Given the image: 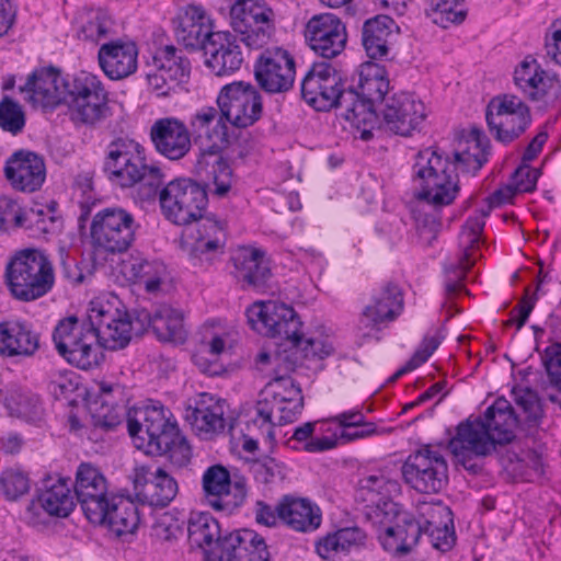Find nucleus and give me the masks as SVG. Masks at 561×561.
<instances>
[{"label":"nucleus","instance_id":"obj_1","mask_svg":"<svg viewBox=\"0 0 561 561\" xmlns=\"http://www.w3.org/2000/svg\"><path fill=\"white\" fill-rule=\"evenodd\" d=\"M89 325L77 317H68L56 325L53 340L58 353L71 365L88 370L103 359L101 347L124 348L131 339L133 322L122 300L115 296L99 297L90 302Z\"/></svg>","mask_w":561,"mask_h":561},{"label":"nucleus","instance_id":"obj_2","mask_svg":"<svg viewBox=\"0 0 561 561\" xmlns=\"http://www.w3.org/2000/svg\"><path fill=\"white\" fill-rule=\"evenodd\" d=\"M490 141L478 128L460 137L454 152V161L433 148L420 151L413 164V182L417 198L442 207L451 204L459 192L456 168L474 175L488 161Z\"/></svg>","mask_w":561,"mask_h":561},{"label":"nucleus","instance_id":"obj_3","mask_svg":"<svg viewBox=\"0 0 561 561\" xmlns=\"http://www.w3.org/2000/svg\"><path fill=\"white\" fill-rule=\"evenodd\" d=\"M247 317L253 330L284 341L273 353V369L275 377H288L302 359L300 351L302 322L296 311L282 302L256 301L248 308Z\"/></svg>","mask_w":561,"mask_h":561},{"label":"nucleus","instance_id":"obj_4","mask_svg":"<svg viewBox=\"0 0 561 561\" xmlns=\"http://www.w3.org/2000/svg\"><path fill=\"white\" fill-rule=\"evenodd\" d=\"M5 276L12 296L21 301L36 300L55 285L53 262L37 249L18 252L8 264Z\"/></svg>","mask_w":561,"mask_h":561},{"label":"nucleus","instance_id":"obj_5","mask_svg":"<svg viewBox=\"0 0 561 561\" xmlns=\"http://www.w3.org/2000/svg\"><path fill=\"white\" fill-rule=\"evenodd\" d=\"M526 152L522 154L520 164L512 174L508 183L491 194L485 208L476 211L462 226L459 233V248L462 252L459 264L462 270H469L477 260V251L481 241V233L485 225V217L493 207L511 203L515 197L526 192Z\"/></svg>","mask_w":561,"mask_h":561},{"label":"nucleus","instance_id":"obj_6","mask_svg":"<svg viewBox=\"0 0 561 561\" xmlns=\"http://www.w3.org/2000/svg\"><path fill=\"white\" fill-rule=\"evenodd\" d=\"M139 224L134 215L122 207H107L98 211L90 225L91 245L96 253L126 252L135 241Z\"/></svg>","mask_w":561,"mask_h":561},{"label":"nucleus","instance_id":"obj_7","mask_svg":"<svg viewBox=\"0 0 561 561\" xmlns=\"http://www.w3.org/2000/svg\"><path fill=\"white\" fill-rule=\"evenodd\" d=\"M108 98L101 80L89 72L71 77L64 104L76 125L94 126L108 115Z\"/></svg>","mask_w":561,"mask_h":561},{"label":"nucleus","instance_id":"obj_8","mask_svg":"<svg viewBox=\"0 0 561 561\" xmlns=\"http://www.w3.org/2000/svg\"><path fill=\"white\" fill-rule=\"evenodd\" d=\"M162 214L171 222L191 225L204 214L207 192L190 179H176L168 183L159 194Z\"/></svg>","mask_w":561,"mask_h":561},{"label":"nucleus","instance_id":"obj_9","mask_svg":"<svg viewBox=\"0 0 561 561\" xmlns=\"http://www.w3.org/2000/svg\"><path fill=\"white\" fill-rule=\"evenodd\" d=\"M230 25L248 47L261 48L275 32L276 13L264 0H236Z\"/></svg>","mask_w":561,"mask_h":561},{"label":"nucleus","instance_id":"obj_10","mask_svg":"<svg viewBox=\"0 0 561 561\" xmlns=\"http://www.w3.org/2000/svg\"><path fill=\"white\" fill-rule=\"evenodd\" d=\"M407 484L420 493L436 494L448 482V465L444 456L432 445L412 453L402 466Z\"/></svg>","mask_w":561,"mask_h":561},{"label":"nucleus","instance_id":"obj_11","mask_svg":"<svg viewBox=\"0 0 561 561\" xmlns=\"http://www.w3.org/2000/svg\"><path fill=\"white\" fill-rule=\"evenodd\" d=\"M447 449L456 466L476 473L480 469L477 459L492 455L497 447L481 421L478 417H469L456 426L455 435L448 440Z\"/></svg>","mask_w":561,"mask_h":561},{"label":"nucleus","instance_id":"obj_12","mask_svg":"<svg viewBox=\"0 0 561 561\" xmlns=\"http://www.w3.org/2000/svg\"><path fill=\"white\" fill-rule=\"evenodd\" d=\"M169 411L160 403L148 404L128 414L127 428L135 446L146 454L151 448L165 445L170 435H174L178 425L171 422Z\"/></svg>","mask_w":561,"mask_h":561},{"label":"nucleus","instance_id":"obj_13","mask_svg":"<svg viewBox=\"0 0 561 561\" xmlns=\"http://www.w3.org/2000/svg\"><path fill=\"white\" fill-rule=\"evenodd\" d=\"M216 102L225 119L238 128L250 127L262 116L261 94L250 82L233 81L224 85Z\"/></svg>","mask_w":561,"mask_h":561},{"label":"nucleus","instance_id":"obj_14","mask_svg":"<svg viewBox=\"0 0 561 561\" xmlns=\"http://www.w3.org/2000/svg\"><path fill=\"white\" fill-rule=\"evenodd\" d=\"M73 489L85 517L92 524H102L106 516L107 501L114 494L102 470L90 462L80 463Z\"/></svg>","mask_w":561,"mask_h":561},{"label":"nucleus","instance_id":"obj_15","mask_svg":"<svg viewBox=\"0 0 561 561\" xmlns=\"http://www.w3.org/2000/svg\"><path fill=\"white\" fill-rule=\"evenodd\" d=\"M526 107L514 94L493 98L486 107V123L491 134L501 142H512L525 130Z\"/></svg>","mask_w":561,"mask_h":561},{"label":"nucleus","instance_id":"obj_16","mask_svg":"<svg viewBox=\"0 0 561 561\" xmlns=\"http://www.w3.org/2000/svg\"><path fill=\"white\" fill-rule=\"evenodd\" d=\"M295 75L294 57L280 47L265 49L254 66L257 84L268 93H282L291 89Z\"/></svg>","mask_w":561,"mask_h":561},{"label":"nucleus","instance_id":"obj_17","mask_svg":"<svg viewBox=\"0 0 561 561\" xmlns=\"http://www.w3.org/2000/svg\"><path fill=\"white\" fill-rule=\"evenodd\" d=\"M145 163L142 146L128 137H117L106 149L105 170L123 187L136 185Z\"/></svg>","mask_w":561,"mask_h":561},{"label":"nucleus","instance_id":"obj_18","mask_svg":"<svg viewBox=\"0 0 561 561\" xmlns=\"http://www.w3.org/2000/svg\"><path fill=\"white\" fill-rule=\"evenodd\" d=\"M264 538L251 529L232 531L224 536L205 561H270Z\"/></svg>","mask_w":561,"mask_h":561},{"label":"nucleus","instance_id":"obj_19","mask_svg":"<svg viewBox=\"0 0 561 561\" xmlns=\"http://www.w3.org/2000/svg\"><path fill=\"white\" fill-rule=\"evenodd\" d=\"M264 538L251 529L232 531L224 536L205 561H270Z\"/></svg>","mask_w":561,"mask_h":561},{"label":"nucleus","instance_id":"obj_20","mask_svg":"<svg viewBox=\"0 0 561 561\" xmlns=\"http://www.w3.org/2000/svg\"><path fill=\"white\" fill-rule=\"evenodd\" d=\"M75 496L67 479H48L45 489L26 507L25 518L32 525L45 523L44 514L67 517L75 508Z\"/></svg>","mask_w":561,"mask_h":561},{"label":"nucleus","instance_id":"obj_21","mask_svg":"<svg viewBox=\"0 0 561 561\" xmlns=\"http://www.w3.org/2000/svg\"><path fill=\"white\" fill-rule=\"evenodd\" d=\"M398 490L397 481L378 472L359 480L357 497L366 504V516L375 524L383 525L391 522V516L396 513L390 497Z\"/></svg>","mask_w":561,"mask_h":561},{"label":"nucleus","instance_id":"obj_22","mask_svg":"<svg viewBox=\"0 0 561 561\" xmlns=\"http://www.w3.org/2000/svg\"><path fill=\"white\" fill-rule=\"evenodd\" d=\"M343 87L340 72L328 62L312 66L301 82L305 101L317 111H329L336 102V95Z\"/></svg>","mask_w":561,"mask_h":561},{"label":"nucleus","instance_id":"obj_23","mask_svg":"<svg viewBox=\"0 0 561 561\" xmlns=\"http://www.w3.org/2000/svg\"><path fill=\"white\" fill-rule=\"evenodd\" d=\"M381 115L385 127L400 136H410L426 117L424 103L405 92L387 98Z\"/></svg>","mask_w":561,"mask_h":561},{"label":"nucleus","instance_id":"obj_24","mask_svg":"<svg viewBox=\"0 0 561 561\" xmlns=\"http://www.w3.org/2000/svg\"><path fill=\"white\" fill-rule=\"evenodd\" d=\"M305 37L311 49L324 58L340 55L347 41L345 25L331 13L312 16L306 25Z\"/></svg>","mask_w":561,"mask_h":561},{"label":"nucleus","instance_id":"obj_25","mask_svg":"<svg viewBox=\"0 0 561 561\" xmlns=\"http://www.w3.org/2000/svg\"><path fill=\"white\" fill-rule=\"evenodd\" d=\"M3 173L13 190L33 193L45 182L46 165L41 154L21 149L8 158Z\"/></svg>","mask_w":561,"mask_h":561},{"label":"nucleus","instance_id":"obj_26","mask_svg":"<svg viewBox=\"0 0 561 561\" xmlns=\"http://www.w3.org/2000/svg\"><path fill=\"white\" fill-rule=\"evenodd\" d=\"M150 140L156 151L170 161L185 158L192 149V135L186 124L176 117L154 121Z\"/></svg>","mask_w":561,"mask_h":561},{"label":"nucleus","instance_id":"obj_27","mask_svg":"<svg viewBox=\"0 0 561 561\" xmlns=\"http://www.w3.org/2000/svg\"><path fill=\"white\" fill-rule=\"evenodd\" d=\"M136 495L150 506L165 507L176 496L178 482L164 469L151 472L147 466H138L133 471Z\"/></svg>","mask_w":561,"mask_h":561},{"label":"nucleus","instance_id":"obj_28","mask_svg":"<svg viewBox=\"0 0 561 561\" xmlns=\"http://www.w3.org/2000/svg\"><path fill=\"white\" fill-rule=\"evenodd\" d=\"M70 80L71 77H64L55 68H42L28 77L21 91L27 94L28 101L34 105L56 107L64 104Z\"/></svg>","mask_w":561,"mask_h":561},{"label":"nucleus","instance_id":"obj_29","mask_svg":"<svg viewBox=\"0 0 561 561\" xmlns=\"http://www.w3.org/2000/svg\"><path fill=\"white\" fill-rule=\"evenodd\" d=\"M190 131L201 147V153H219L228 144L227 125L222 113L205 106L190 118Z\"/></svg>","mask_w":561,"mask_h":561},{"label":"nucleus","instance_id":"obj_30","mask_svg":"<svg viewBox=\"0 0 561 561\" xmlns=\"http://www.w3.org/2000/svg\"><path fill=\"white\" fill-rule=\"evenodd\" d=\"M205 65L218 77L230 76L240 69L243 56L234 35L216 32L203 45Z\"/></svg>","mask_w":561,"mask_h":561},{"label":"nucleus","instance_id":"obj_31","mask_svg":"<svg viewBox=\"0 0 561 561\" xmlns=\"http://www.w3.org/2000/svg\"><path fill=\"white\" fill-rule=\"evenodd\" d=\"M226 409L225 400L204 392L198 394L194 408L187 410L186 420L201 438L211 439L226 428Z\"/></svg>","mask_w":561,"mask_h":561},{"label":"nucleus","instance_id":"obj_32","mask_svg":"<svg viewBox=\"0 0 561 561\" xmlns=\"http://www.w3.org/2000/svg\"><path fill=\"white\" fill-rule=\"evenodd\" d=\"M528 438L533 437L535 447L528 449V482L541 483L547 473V448L542 443L546 433L542 428L543 408L539 397L528 389Z\"/></svg>","mask_w":561,"mask_h":561},{"label":"nucleus","instance_id":"obj_33","mask_svg":"<svg viewBox=\"0 0 561 561\" xmlns=\"http://www.w3.org/2000/svg\"><path fill=\"white\" fill-rule=\"evenodd\" d=\"M39 341V333L26 321L0 322V355L3 357H33L41 347Z\"/></svg>","mask_w":561,"mask_h":561},{"label":"nucleus","instance_id":"obj_34","mask_svg":"<svg viewBox=\"0 0 561 561\" xmlns=\"http://www.w3.org/2000/svg\"><path fill=\"white\" fill-rule=\"evenodd\" d=\"M403 309V297L400 288L388 283L377 290L371 302L360 314L359 324L363 328L379 330L381 324L392 322Z\"/></svg>","mask_w":561,"mask_h":561},{"label":"nucleus","instance_id":"obj_35","mask_svg":"<svg viewBox=\"0 0 561 561\" xmlns=\"http://www.w3.org/2000/svg\"><path fill=\"white\" fill-rule=\"evenodd\" d=\"M262 394L263 398L257 401L255 407L256 417L253 422L264 428L266 437L270 440H274V431H271V403H282L287 400H294V403L297 404V400L304 399L301 389L291 378L278 376L274 377L265 386Z\"/></svg>","mask_w":561,"mask_h":561},{"label":"nucleus","instance_id":"obj_36","mask_svg":"<svg viewBox=\"0 0 561 561\" xmlns=\"http://www.w3.org/2000/svg\"><path fill=\"white\" fill-rule=\"evenodd\" d=\"M195 222V233L191 231L194 240L191 254L201 263H211L224 253L227 241L226 226L213 217L203 215Z\"/></svg>","mask_w":561,"mask_h":561},{"label":"nucleus","instance_id":"obj_37","mask_svg":"<svg viewBox=\"0 0 561 561\" xmlns=\"http://www.w3.org/2000/svg\"><path fill=\"white\" fill-rule=\"evenodd\" d=\"M279 522L293 531L312 533L321 526L322 512L309 499L288 494L279 500Z\"/></svg>","mask_w":561,"mask_h":561},{"label":"nucleus","instance_id":"obj_38","mask_svg":"<svg viewBox=\"0 0 561 561\" xmlns=\"http://www.w3.org/2000/svg\"><path fill=\"white\" fill-rule=\"evenodd\" d=\"M478 419L496 447L507 445L515 439L519 420L507 399L497 398Z\"/></svg>","mask_w":561,"mask_h":561},{"label":"nucleus","instance_id":"obj_39","mask_svg":"<svg viewBox=\"0 0 561 561\" xmlns=\"http://www.w3.org/2000/svg\"><path fill=\"white\" fill-rule=\"evenodd\" d=\"M138 49L131 42L111 41L99 48L98 59L103 72L112 80H121L137 69Z\"/></svg>","mask_w":561,"mask_h":561},{"label":"nucleus","instance_id":"obj_40","mask_svg":"<svg viewBox=\"0 0 561 561\" xmlns=\"http://www.w3.org/2000/svg\"><path fill=\"white\" fill-rule=\"evenodd\" d=\"M211 27L210 18L205 9L190 4L179 15L175 37L186 48L203 49L205 42L215 33Z\"/></svg>","mask_w":561,"mask_h":561},{"label":"nucleus","instance_id":"obj_41","mask_svg":"<svg viewBox=\"0 0 561 561\" xmlns=\"http://www.w3.org/2000/svg\"><path fill=\"white\" fill-rule=\"evenodd\" d=\"M236 277L243 287L263 290L271 278V268L264 254L252 248H239L231 257Z\"/></svg>","mask_w":561,"mask_h":561},{"label":"nucleus","instance_id":"obj_42","mask_svg":"<svg viewBox=\"0 0 561 561\" xmlns=\"http://www.w3.org/2000/svg\"><path fill=\"white\" fill-rule=\"evenodd\" d=\"M389 523L382 525L385 529L379 534L381 546L394 557L409 554L422 535L421 524L407 518H401L394 526Z\"/></svg>","mask_w":561,"mask_h":561},{"label":"nucleus","instance_id":"obj_43","mask_svg":"<svg viewBox=\"0 0 561 561\" xmlns=\"http://www.w3.org/2000/svg\"><path fill=\"white\" fill-rule=\"evenodd\" d=\"M367 534L358 526L340 528L320 538L316 543L317 553L325 560L335 559L365 547Z\"/></svg>","mask_w":561,"mask_h":561},{"label":"nucleus","instance_id":"obj_44","mask_svg":"<svg viewBox=\"0 0 561 561\" xmlns=\"http://www.w3.org/2000/svg\"><path fill=\"white\" fill-rule=\"evenodd\" d=\"M198 174L206 172L209 175L207 187L216 197H225L233 184V173L228 162L219 153H199L196 161Z\"/></svg>","mask_w":561,"mask_h":561},{"label":"nucleus","instance_id":"obj_45","mask_svg":"<svg viewBox=\"0 0 561 561\" xmlns=\"http://www.w3.org/2000/svg\"><path fill=\"white\" fill-rule=\"evenodd\" d=\"M122 273L127 279L144 286L147 293L154 294L167 276V268L161 262L130 256L123 261Z\"/></svg>","mask_w":561,"mask_h":561},{"label":"nucleus","instance_id":"obj_46","mask_svg":"<svg viewBox=\"0 0 561 561\" xmlns=\"http://www.w3.org/2000/svg\"><path fill=\"white\" fill-rule=\"evenodd\" d=\"M203 491L209 505L216 511L230 512L231 477L221 465H214L206 469L202 478Z\"/></svg>","mask_w":561,"mask_h":561},{"label":"nucleus","instance_id":"obj_47","mask_svg":"<svg viewBox=\"0 0 561 561\" xmlns=\"http://www.w3.org/2000/svg\"><path fill=\"white\" fill-rule=\"evenodd\" d=\"M105 511L106 516L101 525H107L117 536L133 534L140 523L138 506L129 499L113 494Z\"/></svg>","mask_w":561,"mask_h":561},{"label":"nucleus","instance_id":"obj_48","mask_svg":"<svg viewBox=\"0 0 561 561\" xmlns=\"http://www.w3.org/2000/svg\"><path fill=\"white\" fill-rule=\"evenodd\" d=\"M394 26V21L387 15H378L365 22L363 45L368 57L379 59L388 55Z\"/></svg>","mask_w":561,"mask_h":561},{"label":"nucleus","instance_id":"obj_49","mask_svg":"<svg viewBox=\"0 0 561 561\" xmlns=\"http://www.w3.org/2000/svg\"><path fill=\"white\" fill-rule=\"evenodd\" d=\"M358 91L366 102L373 103L385 101L389 90V80L385 68L373 61L360 65L358 71Z\"/></svg>","mask_w":561,"mask_h":561},{"label":"nucleus","instance_id":"obj_50","mask_svg":"<svg viewBox=\"0 0 561 561\" xmlns=\"http://www.w3.org/2000/svg\"><path fill=\"white\" fill-rule=\"evenodd\" d=\"M528 100L548 104L559 93L560 84L557 76L549 71L536 60L528 61Z\"/></svg>","mask_w":561,"mask_h":561},{"label":"nucleus","instance_id":"obj_51","mask_svg":"<svg viewBox=\"0 0 561 561\" xmlns=\"http://www.w3.org/2000/svg\"><path fill=\"white\" fill-rule=\"evenodd\" d=\"M149 323L159 340L182 342L185 339L183 313L171 306H159L149 317Z\"/></svg>","mask_w":561,"mask_h":561},{"label":"nucleus","instance_id":"obj_52","mask_svg":"<svg viewBox=\"0 0 561 561\" xmlns=\"http://www.w3.org/2000/svg\"><path fill=\"white\" fill-rule=\"evenodd\" d=\"M188 539L193 546L204 548L224 538L217 519L210 514L192 512L187 522Z\"/></svg>","mask_w":561,"mask_h":561},{"label":"nucleus","instance_id":"obj_53","mask_svg":"<svg viewBox=\"0 0 561 561\" xmlns=\"http://www.w3.org/2000/svg\"><path fill=\"white\" fill-rule=\"evenodd\" d=\"M46 214L33 208L23 210L18 201L9 196H0V229L9 230L16 227L30 228L34 222L43 221Z\"/></svg>","mask_w":561,"mask_h":561},{"label":"nucleus","instance_id":"obj_54","mask_svg":"<svg viewBox=\"0 0 561 561\" xmlns=\"http://www.w3.org/2000/svg\"><path fill=\"white\" fill-rule=\"evenodd\" d=\"M153 67L169 75V80L183 82L190 75L191 65L181 51L172 45L157 50L153 56Z\"/></svg>","mask_w":561,"mask_h":561},{"label":"nucleus","instance_id":"obj_55","mask_svg":"<svg viewBox=\"0 0 561 561\" xmlns=\"http://www.w3.org/2000/svg\"><path fill=\"white\" fill-rule=\"evenodd\" d=\"M427 15L435 24L447 28L461 23L466 19L467 9L463 0H430Z\"/></svg>","mask_w":561,"mask_h":561},{"label":"nucleus","instance_id":"obj_56","mask_svg":"<svg viewBox=\"0 0 561 561\" xmlns=\"http://www.w3.org/2000/svg\"><path fill=\"white\" fill-rule=\"evenodd\" d=\"M316 423L307 422L295 428L291 437L287 440V445L293 449L302 448L308 453H320L332 449L336 446L337 440L330 437H312Z\"/></svg>","mask_w":561,"mask_h":561},{"label":"nucleus","instance_id":"obj_57","mask_svg":"<svg viewBox=\"0 0 561 561\" xmlns=\"http://www.w3.org/2000/svg\"><path fill=\"white\" fill-rule=\"evenodd\" d=\"M417 520L422 526V533L434 528L453 526V513L450 508L440 502H422L416 507Z\"/></svg>","mask_w":561,"mask_h":561},{"label":"nucleus","instance_id":"obj_58","mask_svg":"<svg viewBox=\"0 0 561 561\" xmlns=\"http://www.w3.org/2000/svg\"><path fill=\"white\" fill-rule=\"evenodd\" d=\"M333 107L339 108L340 115L352 123L365 121L366 113L371 108L369 102L363 99L359 91L344 90L343 88L337 93Z\"/></svg>","mask_w":561,"mask_h":561},{"label":"nucleus","instance_id":"obj_59","mask_svg":"<svg viewBox=\"0 0 561 561\" xmlns=\"http://www.w3.org/2000/svg\"><path fill=\"white\" fill-rule=\"evenodd\" d=\"M149 454L167 455L170 462L178 467H186L192 458V449L186 438L181 435L179 428L174 432V435H170L167 439V444H161V448H151Z\"/></svg>","mask_w":561,"mask_h":561},{"label":"nucleus","instance_id":"obj_60","mask_svg":"<svg viewBox=\"0 0 561 561\" xmlns=\"http://www.w3.org/2000/svg\"><path fill=\"white\" fill-rule=\"evenodd\" d=\"M137 193L141 201L153 199L163 184V174L158 167L144 163L142 170L139 171Z\"/></svg>","mask_w":561,"mask_h":561},{"label":"nucleus","instance_id":"obj_61","mask_svg":"<svg viewBox=\"0 0 561 561\" xmlns=\"http://www.w3.org/2000/svg\"><path fill=\"white\" fill-rule=\"evenodd\" d=\"M542 363L550 377L552 387L557 393H549L552 402L561 404V345L553 344L545 350Z\"/></svg>","mask_w":561,"mask_h":561},{"label":"nucleus","instance_id":"obj_62","mask_svg":"<svg viewBox=\"0 0 561 561\" xmlns=\"http://www.w3.org/2000/svg\"><path fill=\"white\" fill-rule=\"evenodd\" d=\"M125 415L123 407H108L102 404L98 412L93 415V428L89 435L90 439L98 440L99 431H112L122 424Z\"/></svg>","mask_w":561,"mask_h":561},{"label":"nucleus","instance_id":"obj_63","mask_svg":"<svg viewBox=\"0 0 561 561\" xmlns=\"http://www.w3.org/2000/svg\"><path fill=\"white\" fill-rule=\"evenodd\" d=\"M25 125V115L21 105L10 98L0 102V127L13 135L19 134Z\"/></svg>","mask_w":561,"mask_h":561},{"label":"nucleus","instance_id":"obj_64","mask_svg":"<svg viewBox=\"0 0 561 561\" xmlns=\"http://www.w3.org/2000/svg\"><path fill=\"white\" fill-rule=\"evenodd\" d=\"M0 489L8 500L14 501L28 492L30 479L20 470H4L0 476Z\"/></svg>","mask_w":561,"mask_h":561}]
</instances>
